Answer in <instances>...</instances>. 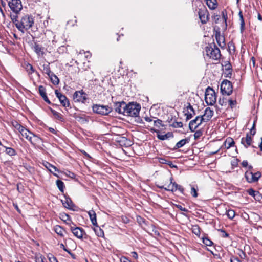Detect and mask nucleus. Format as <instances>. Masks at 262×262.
<instances>
[{
  "instance_id": "nucleus-1",
  "label": "nucleus",
  "mask_w": 262,
  "mask_h": 262,
  "mask_svg": "<svg viewBox=\"0 0 262 262\" xmlns=\"http://www.w3.org/2000/svg\"><path fill=\"white\" fill-rule=\"evenodd\" d=\"M34 24V19L32 16L26 15L19 20V23L16 25L18 30L24 33L26 30L30 29Z\"/></svg>"
},
{
  "instance_id": "nucleus-2",
  "label": "nucleus",
  "mask_w": 262,
  "mask_h": 262,
  "mask_svg": "<svg viewBox=\"0 0 262 262\" xmlns=\"http://www.w3.org/2000/svg\"><path fill=\"white\" fill-rule=\"evenodd\" d=\"M206 55L213 60L219 59L221 54L220 49L214 43L209 44L205 48Z\"/></svg>"
},
{
  "instance_id": "nucleus-3",
  "label": "nucleus",
  "mask_w": 262,
  "mask_h": 262,
  "mask_svg": "<svg viewBox=\"0 0 262 262\" xmlns=\"http://www.w3.org/2000/svg\"><path fill=\"white\" fill-rule=\"evenodd\" d=\"M140 106L136 103L126 104L124 115L130 117H137L139 114Z\"/></svg>"
},
{
  "instance_id": "nucleus-4",
  "label": "nucleus",
  "mask_w": 262,
  "mask_h": 262,
  "mask_svg": "<svg viewBox=\"0 0 262 262\" xmlns=\"http://www.w3.org/2000/svg\"><path fill=\"white\" fill-rule=\"evenodd\" d=\"M205 102L208 105H213L216 102V95L214 90L208 86L205 91Z\"/></svg>"
},
{
  "instance_id": "nucleus-5",
  "label": "nucleus",
  "mask_w": 262,
  "mask_h": 262,
  "mask_svg": "<svg viewBox=\"0 0 262 262\" xmlns=\"http://www.w3.org/2000/svg\"><path fill=\"white\" fill-rule=\"evenodd\" d=\"M169 180L170 181V183L169 184H168V185L165 184L164 185H163V186H158V187L160 188H164L165 190H168V191H174L179 190L182 193V194L185 195V194L184 192V189L182 187V186L177 184L175 182L173 183L172 182V177L170 178Z\"/></svg>"
},
{
  "instance_id": "nucleus-6",
  "label": "nucleus",
  "mask_w": 262,
  "mask_h": 262,
  "mask_svg": "<svg viewBox=\"0 0 262 262\" xmlns=\"http://www.w3.org/2000/svg\"><path fill=\"white\" fill-rule=\"evenodd\" d=\"M221 91L223 95H230L233 92L232 82L228 80H224L221 84Z\"/></svg>"
},
{
  "instance_id": "nucleus-7",
  "label": "nucleus",
  "mask_w": 262,
  "mask_h": 262,
  "mask_svg": "<svg viewBox=\"0 0 262 262\" xmlns=\"http://www.w3.org/2000/svg\"><path fill=\"white\" fill-rule=\"evenodd\" d=\"M8 6L11 10L15 14H18L23 8L20 0H11L8 2Z\"/></svg>"
},
{
  "instance_id": "nucleus-8",
  "label": "nucleus",
  "mask_w": 262,
  "mask_h": 262,
  "mask_svg": "<svg viewBox=\"0 0 262 262\" xmlns=\"http://www.w3.org/2000/svg\"><path fill=\"white\" fill-rule=\"evenodd\" d=\"M93 111L96 113L106 115L112 111V108L108 106L95 104L93 106Z\"/></svg>"
},
{
  "instance_id": "nucleus-9",
  "label": "nucleus",
  "mask_w": 262,
  "mask_h": 262,
  "mask_svg": "<svg viewBox=\"0 0 262 262\" xmlns=\"http://www.w3.org/2000/svg\"><path fill=\"white\" fill-rule=\"evenodd\" d=\"M73 99L75 102L84 103L88 99L87 94L83 90L76 91L73 94Z\"/></svg>"
},
{
  "instance_id": "nucleus-10",
  "label": "nucleus",
  "mask_w": 262,
  "mask_h": 262,
  "mask_svg": "<svg viewBox=\"0 0 262 262\" xmlns=\"http://www.w3.org/2000/svg\"><path fill=\"white\" fill-rule=\"evenodd\" d=\"M19 133L21 134V136L25 137L26 139L28 140L31 143H32V137L33 136L35 138V141H38V140H40L41 139L37 135L33 134L27 129L24 127L21 130H20Z\"/></svg>"
},
{
  "instance_id": "nucleus-11",
  "label": "nucleus",
  "mask_w": 262,
  "mask_h": 262,
  "mask_svg": "<svg viewBox=\"0 0 262 262\" xmlns=\"http://www.w3.org/2000/svg\"><path fill=\"white\" fill-rule=\"evenodd\" d=\"M252 142L253 138L249 133H247L246 137H243L241 139V144H243L246 148H247L250 146H252L253 148H255L256 147L252 145Z\"/></svg>"
},
{
  "instance_id": "nucleus-12",
  "label": "nucleus",
  "mask_w": 262,
  "mask_h": 262,
  "mask_svg": "<svg viewBox=\"0 0 262 262\" xmlns=\"http://www.w3.org/2000/svg\"><path fill=\"white\" fill-rule=\"evenodd\" d=\"M55 93L56 97L58 98L60 103L62 104L63 106L68 107L70 106V102L69 101V100L65 95H62L58 90H55Z\"/></svg>"
},
{
  "instance_id": "nucleus-13",
  "label": "nucleus",
  "mask_w": 262,
  "mask_h": 262,
  "mask_svg": "<svg viewBox=\"0 0 262 262\" xmlns=\"http://www.w3.org/2000/svg\"><path fill=\"white\" fill-rule=\"evenodd\" d=\"M70 229L74 236L79 239L82 238L83 234H85L84 230L80 227H74L71 225Z\"/></svg>"
},
{
  "instance_id": "nucleus-14",
  "label": "nucleus",
  "mask_w": 262,
  "mask_h": 262,
  "mask_svg": "<svg viewBox=\"0 0 262 262\" xmlns=\"http://www.w3.org/2000/svg\"><path fill=\"white\" fill-rule=\"evenodd\" d=\"M61 202L65 208L71 210H75V208L76 207V206L71 200V198H64V199L61 200Z\"/></svg>"
},
{
  "instance_id": "nucleus-15",
  "label": "nucleus",
  "mask_w": 262,
  "mask_h": 262,
  "mask_svg": "<svg viewBox=\"0 0 262 262\" xmlns=\"http://www.w3.org/2000/svg\"><path fill=\"white\" fill-rule=\"evenodd\" d=\"M198 14L201 23L203 24H206L208 20L209 13L208 11L205 9H201L199 10Z\"/></svg>"
},
{
  "instance_id": "nucleus-16",
  "label": "nucleus",
  "mask_w": 262,
  "mask_h": 262,
  "mask_svg": "<svg viewBox=\"0 0 262 262\" xmlns=\"http://www.w3.org/2000/svg\"><path fill=\"white\" fill-rule=\"evenodd\" d=\"M126 104L124 101L116 103L115 104V111L119 114H122L124 115Z\"/></svg>"
},
{
  "instance_id": "nucleus-17",
  "label": "nucleus",
  "mask_w": 262,
  "mask_h": 262,
  "mask_svg": "<svg viewBox=\"0 0 262 262\" xmlns=\"http://www.w3.org/2000/svg\"><path fill=\"white\" fill-rule=\"evenodd\" d=\"M117 141L121 146L129 147L132 145V141L125 137H119Z\"/></svg>"
},
{
  "instance_id": "nucleus-18",
  "label": "nucleus",
  "mask_w": 262,
  "mask_h": 262,
  "mask_svg": "<svg viewBox=\"0 0 262 262\" xmlns=\"http://www.w3.org/2000/svg\"><path fill=\"white\" fill-rule=\"evenodd\" d=\"M45 167L52 173H53L55 176L58 177V176L54 172H59L58 169L55 167V166L52 165L50 163L48 162H45L43 163Z\"/></svg>"
},
{
  "instance_id": "nucleus-19",
  "label": "nucleus",
  "mask_w": 262,
  "mask_h": 262,
  "mask_svg": "<svg viewBox=\"0 0 262 262\" xmlns=\"http://www.w3.org/2000/svg\"><path fill=\"white\" fill-rule=\"evenodd\" d=\"M199 117H196L195 119L191 120L189 123V128L191 132H194L195 130L201 125L199 124Z\"/></svg>"
},
{
  "instance_id": "nucleus-20",
  "label": "nucleus",
  "mask_w": 262,
  "mask_h": 262,
  "mask_svg": "<svg viewBox=\"0 0 262 262\" xmlns=\"http://www.w3.org/2000/svg\"><path fill=\"white\" fill-rule=\"evenodd\" d=\"M59 217L62 221L66 223L67 224L69 225L70 226L71 224L75 225L72 221L70 216L68 214L64 212L60 213L59 214Z\"/></svg>"
},
{
  "instance_id": "nucleus-21",
  "label": "nucleus",
  "mask_w": 262,
  "mask_h": 262,
  "mask_svg": "<svg viewBox=\"0 0 262 262\" xmlns=\"http://www.w3.org/2000/svg\"><path fill=\"white\" fill-rule=\"evenodd\" d=\"M240 193L242 196L247 195L248 194L252 196H256L259 194V192L254 190L252 188H250L241 192H238Z\"/></svg>"
},
{
  "instance_id": "nucleus-22",
  "label": "nucleus",
  "mask_w": 262,
  "mask_h": 262,
  "mask_svg": "<svg viewBox=\"0 0 262 262\" xmlns=\"http://www.w3.org/2000/svg\"><path fill=\"white\" fill-rule=\"evenodd\" d=\"M215 36L216 42L219 46L221 48L224 47L225 46L224 38L221 35L220 32H216Z\"/></svg>"
},
{
  "instance_id": "nucleus-23",
  "label": "nucleus",
  "mask_w": 262,
  "mask_h": 262,
  "mask_svg": "<svg viewBox=\"0 0 262 262\" xmlns=\"http://www.w3.org/2000/svg\"><path fill=\"white\" fill-rule=\"evenodd\" d=\"M88 214L89 215L92 224L95 226L98 227L97 225L96 214L95 212L93 210H90L88 212Z\"/></svg>"
},
{
  "instance_id": "nucleus-24",
  "label": "nucleus",
  "mask_w": 262,
  "mask_h": 262,
  "mask_svg": "<svg viewBox=\"0 0 262 262\" xmlns=\"http://www.w3.org/2000/svg\"><path fill=\"white\" fill-rule=\"evenodd\" d=\"M33 49L37 55L40 56L44 54L43 48L36 42L34 43Z\"/></svg>"
},
{
  "instance_id": "nucleus-25",
  "label": "nucleus",
  "mask_w": 262,
  "mask_h": 262,
  "mask_svg": "<svg viewBox=\"0 0 262 262\" xmlns=\"http://www.w3.org/2000/svg\"><path fill=\"white\" fill-rule=\"evenodd\" d=\"M235 142L234 140L231 137L227 138L224 143L225 148L226 149L230 148V147L233 146Z\"/></svg>"
},
{
  "instance_id": "nucleus-26",
  "label": "nucleus",
  "mask_w": 262,
  "mask_h": 262,
  "mask_svg": "<svg viewBox=\"0 0 262 262\" xmlns=\"http://www.w3.org/2000/svg\"><path fill=\"white\" fill-rule=\"evenodd\" d=\"M189 139L185 138L179 141L174 146L173 150H177L183 146H184L186 143H189Z\"/></svg>"
},
{
  "instance_id": "nucleus-27",
  "label": "nucleus",
  "mask_w": 262,
  "mask_h": 262,
  "mask_svg": "<svg viewBox=\"0 0 262 262\" xmlns=\"http://www.w3.org/2000/svg\"><path fill=\"white\" fill-rule=\"evenodd\" d=\"M214 114V111L211 109L209 107L205 108L204 111V114H203L206 117V120L209 121L211 119Z\"/></svg>"
},
{
  "instance_id": "nucleus-28",
  "label": "nucleus",
  "mask_w": 262,
  "mask_h": 262,
  "mask_svg": "<svg viewBox=\"0 0 262 262\" xmlns=\"http://www.w3.org/2000/svg\"><path fill=\"white\" fill-rule=\"evenodd\" d=\"M54 231L59 236L61 237H63L64 236V232H66V230L63 229V228L59 226V225H56L54 227Z\"/></svg>"
},
{
  "instance_id": "nucleus-29",
  "label": "nucleus",
  "mask_w": 262,
  "mask_h": 262,
  "mask_svg": "<svg viewBox=\"0 0 262 262\" xmlns=\"http://www.w3.org/2000/svg\"><path fill=\"white\" fill-rule=\"evenodd\" d=\"M50 111L52 114L54 115L55 118L61 122H64V119L63 116L60 113H58V112L56 111L55 110L52 108H50Z\"/></svg>"
},
{
  "instance_id": "nucleus-30",
  "label": "nucleus",
  "mask_w": 262,
  "mask_h": 262,
  "mask_svg": "<svg viewBox=\"0 0 262 262\" xmlns=\"http://www.w3.org/2000/svg\"><path fill=\"white\" fill-rule=\"evenodd\" d=\"M150 131L152 133H157V137L158 139L161 140H165L167 139V135H160V131L158 129H156L154 128H152L150 129Z\"/></svg>"
},
{
  "instance_id": "nucleus-31",
  "label": "nucleus",
  "mask_w": 262,
  "mask_h": 262,
  "mask_svg": "<svg viewBox=\"0 0 262 262\" xmlns=\"http://www.w3.org/2000/svg\"><path fill=\"white\" fill-rule=\"evenodd\" d=\"M206 4L208 7L211 10L215 9L217 7L216 0H206Z\"/></svg>"
},
{
  "instance_id": "nucleus-32",
  "label": "nucleus",
  "mask_w": 262,
  "mask_h": 262,
  "mask_svg": "<svg viewBox=\"0 0 262 262\" xmlns=\"http://www.w3.org/2000/svg\"><path fill=\"white\" fill-rule=\"evenodd\" d=\"M136 221L140 226L143 227L144 226L147 225V221L140 215H137Z\"/></svg>"
},
{
  "instance_id": "nucleus-33",
  "label": "nucleus",
  "mask_w": 262,
  "mask_h": 262,
  "mask_svg": "<svg viewBox=\"0 0 262 262\" xmlns=\"http://www.w3.org/2000/svg\"><path fill=\"white\" fill-rule=\"evenodd\" d=\"M49 63H45L42 66V71L44 73L46 74L48 76H50L53 72L50 70Z\"/></svg>"
},
{
  "instance_id": "nucleus-34",
  "label": "nucleus",
  "mask_w": 262,
  "mask_h": 262,
  "mask_svg": "<svg viewBox=\"0 0 262 262\" xmlns=\"http://www.w3.org/2000/svg\"><path fill=\"white\" fill-rule=\"evenodd\" d=\"M25 68L29 75L35 71L33 66L29 63H25Z\"/></svg>"
},
{
  "instance_id": "nucleus-35",
  "label": "nucleus",
  "mask_w": 262,
  "mask_h": 262,
  "mask_svg": "<svg viewBox=\"0 0 262 262\" xmlns=\"http://www.w3.org/2000/svg\"><path fill=\"white\" fill-rule=\"evenodd\" d=\"M238 15L239 16V20L241 21L240 30H241V32L242 33H243L245 30L244 19V17H243V16L242 14V12L241 11H239Z\"/></svg>"
},
{
  "instance_id": "nucleus-36",
  "label": "nucleus",
  "mask_w": 262,
  "mask_h": 262,
  "mask_svg": "<svg viewBox=\"0 0 262 262\" xmlns=\"http://www.w3.org/2000/svg\"><path fill=\"white\" fill-rule=\"evenodd\" d=\"M4 147L6 149L5 152L7 155L10 156H15L16 155V151L14 149L6 146H4Z\"/></svg>"
},
{
  "instance_id": "nucleus-37",
  "label": "nucleus",
  "mask_w": 262,
  "mask_h": 262,
  "mask_svg": "<svg viewBox=\"0 0 262 262\" xmlns=\"http://www.w3.org/2000/svg\"><path fill=\"white\" fill-rule=\"evenodd\" d=\"M49 77H50L53 84H54V85H57L59 83V80L58 78L53 73L50 75Z\"/></svg>"
},
{
  "instance_id": "nucleus-38",
  "label": "nucleus",
  "mask_w": 262,
  "mask_h": 262,
  "mask_svg": "<svg viewBox=\"0 0 262 262\" xmlns=\"http://www.w3.org/2000/svg\"><path fill=\"white\" fill-rule=\"evenodd\" d=\"M245 178L247 181L249 183H252L253 182V172H251L250 171H247L245 172Z\"/></svg>"
},
{
  "instance_id": "nucleus-39",
  "label": "nucleus",
  "mask_w": 262,
  "mask_h": 262,
  "mask_svg": "<svg viewBox=\"0 0 262 262\" xmlns=\"http://www.w3.org/2000/svg\"><path fill=\"white\" fill-rule=\"evenodd\" d=\"M56 185L59 190L61 192H63V189L64 187V183L62 181L58 180L56 181Z\"/></svg>"
},
{
  "instance_id": "nucleus-40",
  "label": "nucleus",
  "mask_w": 262,
  "mask_h": 262,
  "mask_svg": "<svg viewBox=\"0 0 262 262\" xmlns=\"http://www.w3.org/2000/svg\"><path fill=\"white\" fill-rule=\"evenodd\" d=\"M229 105L231 109H233L237 104V101L235 99H229L228 100Z\"/></svg>"
},
{
  "instance_id": "nucleus-41",
  "label": "nucleus",
  "mask_w": 262,
  "mask_h": 262,
  "mask_svg": "<svg viewBox=\"0 0 262 262\" xmlns=\"http://www.w3.org/2000/svg\"><path fill=\"white\" fill-rule=\"evenodd\" d=\"M10 17L13 23H14L16 27V25H17V23L18 24L19 21V20L17 19V14L14 13V14H11Z\"/></svg>"
},
{
  "instance_id": "nucleus-42",
  "label": "nucleus",
  "mask_w": 262,
  "mask_h": 262,
  "mask_svg": "<svg viewBox=\"0 0 262 262\" xmlns=\"http://www.w3.org/2000/svg\"><path fill=\"white\" fill-rule=\"evenodd\" d=\"M203 243L207 246H211L213 244L212 241L209 239L208 237L203 238Z\"/></svg>"
},
{
  "instance_id": "nucleus-43",
  "label": "nucleus",
  "mask_w": 262,
  "mask_h": 262,
  "mask_svg": "<svg viewBox=\"0 0 262 262\" xmlns=\"http://www.w3.org/2000/svg\"><path fill=\"white\" fill-rule=\"evenodd\" d=\"M195 115V111H193V113L189 112V111L185 113V115L186 116V120L188 121L191 119L193 116Z\"/></svg>"
},
{
  "instance_id": "nucleus-44",
  "label": "nucleus",
  "mask_w": 262,
  "mask_h": 262,
  "mask_svg": "<svg viewBox=\"0 0 262 262\" xmlns=\"http://www.w3.org/2000/svg\"><path fill=\"white\" fill-rule=\"evenodd\" d=\"M154 124L155 126L159 127L160 126L164 127L165 125L163 123V121L160 119L154 120Z\"/></svg>"
},
{
  "instance_id": "nucleus-45",
  "label": "nucleus",
  "mask_w": 262,
  "mask_h": 262,
  "mask_svg": "<svg viewBox=\"0 0 262 262\" xmlns=\"http://www.w3.org/2000/svg\"><path fill=\"white\" fill-rule=\"evenodd\" d=\"M38 90L39 94L41 97L47 95L46 88L43 86L40 85L39 86Z\"/></svg>"
},
{
  "instance_id": "nucleus-46",
  "label": "nucleus",
  "mask_w": 262,
  "mask_h": 262,
  "mask_svg": "<svg viewBox=\"0 0 262 262\" xmlns=\"http://www.w3.org/2000/svg\"><path fill=\"white\" fill-rule=\"evenodd\" d=\"M170 126L173 128H181L183 127V123L182 122L174 121L170 124Z\"/></svg>"
},
{
  "instance_id": "nucleus-47",
  "label": "nucleus",
  "mask_w": 262,
  "mask_h": 262,
  "mask_svg": "<svg viewBox=\"0 0 262 262\" xmlns=\"http://www.w3.org/2000/svg\"><path fill=\"white\" fill-rule=\"evenodd\" d=\"M235 215V213L233 210L229 209L227 211V215L230 219H233Z\"/></svg>"
},
{
  "instance_id": "nucleus-48",
  "label": "nucleus",
  "mask_w": 262,
  "mask_h": 262,
  "mask_svg": "<svg viewBox=\"0 0 262 262\" xmlns=\"http://www.w3.org/2000/svg\"><path fill=\"white\" fill-rule=\"evenodd\" d=\"M191 191L190 193L192 196H198V188H196L194 186L190 185Z\"/></svg>"
},
{
  "instance_id": "nucleus-49",
  "label": "nucleus",
  "mask_w": 262,
  "mask_h": 262,
  "mask_svg": "<svg viewBox=\"0 0 262 262\" xmlns=\"http://www.w3.org/2000/svg\"><path fill=\"white\" fill-rule=\"evenodd\" d=\"M12 125L14 127L15 129L18 130L19 132L24 127L21 126L19 123L17 121H15L14 122H12Z\"/></svg>"
},
{
  "instance_id": "nucleus-50",
  "label": "nucleus",
  "mask_w": 262,
  "mask_h": 262,
  "mask_svg": "<svg viewBox=\"0 0 262 262\" xmlns=\"http://www.w3.org/2000/svg\"><path fill=\"white\" fill-rule=\"evenodd\" d=\"M260 177H261V173L259 172L253 173V182L257 181Z\"/></svg>"
},
{
  "instance_id": "nucleus-51",
  "label": "nucleus",
  "mask_w": 262,
  "mask_h": 262,
  "mask_svg": "<svg viewBox=\"0 0 262 262\" xmlns=\"http://www.w3.org/2000/svg\"><path fill=\"white\" fill-rule=\"evenodd\" d=\"M203 135V132L201 130H196L194 134V138L196 140L200 138Z\"/></svg>"
},
{
  "instance_id": "nucleus-52",
  "label": "nucleus",
  "mask_w": 262,
  "mask_h": 262,
  "mask_svg": "<svg viewBox=\"0 0 262 262\" xmlns=\"http://www.w3.org/2000/svg\"><path fill=\"white\" fill-rule=\"evenodd\" d=\"M197 117H199V124H201L203 122H207L209 121L208 120L206 119V117L204 115L201 116H198Z\"/></svg>"
},
{
  "instance_id": "nucleus-53",
  "label": "nucleus",
  "mask_w": 262,
  "mask_h": 262,
  "mask_svg": "<svg viewBox=\"0 0 262 262\" xmlns=\"http://www.w3.org/2000/svg\"><path fill=\"white\" fill-rule=\"evenodd\" d=\"M64 173L68 177L72 179H75V178H76V176L75 174L72 172H71L70 171H67L66 172H64Z\"/></svg>"
},
{
  "instance_id": "nucleus-54",
  "label": "nucleus",
  "mask_w": 262,
  "mask_h": 262,
  "mask_svg": "<svg viewBox=\"0 0 262 262\" xmlns=\"http://www.w3.org/2000/svg\"><path fill=\"white\" fill-rule=\"evenodd\" d=\"M192 232L196 235H199L200 234V228L198 226H194L192 229Z\"/></svg>"
},
{
  "instance_id": "nucleus-55",
  "label": "nucleus",
  "mask_w": 262,
  "mask_h": 262,
  "mask_svg": "<svg viewBox=\"0 0 262 262\" xmlns=\"http://www.w3.org/2000/svg\"><path fill=\"white\" fill-rule=\"evenodd\" d=\"M219 103L221 105V106H225L227 104V100L226 98L223 97L222 98H220L219 99Z\"/></svg>"
},
{
  "instance_id": "nucleus-56",
  "label": "nucleus",
  "mask_w": 262,
  "mask_h": 262,
  "mask_svg": "<svg viewBox=\"0 0 262 262\" xmlns=\"http://www.w3.org/2000/svg\"><path fill=\"white\" fill-rule=\"evenodd\" d=\"M250 135L251 136H254L256 134V129H255V121L253 123V126L250 129V132L249 133Z\"/></svg>"
},
{
  "instance_id": "nucleus-57",
  "label": "nucleus",
  "mask_w": 262,
  "mask_h": 262,
  "mask_svg": "<svg viewBox=\"0 0 262 262\" xmlns=\"http://www.w3.org/2000/svg\"><path fill=\"white\" fill-rule=\"evenodd\" d=\"M48 258L50 262H58L57 258L52 254H49Z\"/></svg>"
},
{
  "instance_id": "nucleus-58",
  "label": "nucleus",
  "mask_w": 262,
  "mask_h": 262,
  "mask_svg": "<svg viewBox=\"0 0 262 262\" xmlns=\"http://www.w3.org/2000/svg\"><path fill=\"white\" fill-rule=\"evenodd\" d=\"M75 118L78 121H86L85 118L83 116L76 115V116H75Z\"/></svg>"
},
{
  "instance_id": "nucleus-59",
  "label": "nucleus",
  "mask_w": 262,
  "mask_h": 262,
  "mask_svg": "<svg viewBox=\"0 0 262 262\" xmlns=\"http://www.w3.org/2000/svg\"><path fill=\"white\" fill-rule=\"evenodd\" d=\"M121 221L124 224H128L130 222V220L125 216H122Z\"/></svg>"
},
{
  "instance_id": "nucleus-60",
  "label": "nucleus",
  "mask_w": 262,
  "mask_h": 262,
  "mask_svg": "<svg viewBox=\"0 0 262 262\" xmlns=\"http://www.w3.org/2000/svg\"><path fill=\"white\" fill-rule=\"evenodd\" d=\"M95 232L98 236L102 237L104 235V233L103 230L100 228L98 229V230L97 231L95 230Z\"/></svg>"
},
{
  "instance_id": "nucleus-61",
  "label": "nucleus",
  "mask_w": 262,
  "mask_h": 262,
  "mask_svg": "<svg viewBox=\"0 0 262 262\" xmlns=\"http://www.w3.org/2000/svg\"><path fill=\"white\" fill-rule=\"evenodd\" d=\"M120 262H131V260L125 256H121L120 258Z\"/></svg>"
},
{
  "instance_id": "nucleus-62",
  "label": "nucleus",
  "mask_w": 262,
  "mask_h": 262,
  "mask_svg": "<svg viewBox=\"0 0 262 262\" xmlns=\"http://www.w3.org/2000/svg\"><path fill=\"white\" fill-rule=\"evenodd\" d=\"M168 160H166L165 158H158V161L161 164H167V163L168 162Z\"/></svg>"
},
{
  "instance_id": "nucleus-63",
  "label": "nucleus",
  "mask_w": 262,
  "mask_h": 262,
  "mask_svg": "<svg viewBox=\"0 0 262 262\" xmlns=\"http://www.w3.org/2000/svg\"><path fill=\"white\" fill-rule=\"evenodd\" d=\"M230 262H242L241 260L237 257L232 256L230 258Z\"/></svg>"
},
{
  "instance_id": "nucleus-64",
  "label": "nucleus",
  "mask_w": 262,
  "mask_h": 262,
  "mask_svg": "<svg viewBox=\"0 0 262 262\" xmlns=\"http://www.w3.org/2000/svg\"><path fill=\"white\" fill-rule=\"evenodd\" d=\"M221 232L223 233L222 237L224 238H227L229 236V234L227 233L224 230L221 229Z\"/></svg>"
}]
</instances>
